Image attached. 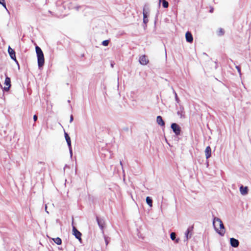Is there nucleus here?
<instances>
[{"mask_svg":"<svg viewBox=\"0 0 251 251\" xmlns=\"http://www.w3.org/2000/svg\"><path fill=\"white\" fill-rule=\"evenodd\" d=\"M213 225L216 232L221 236H224L226 232V229L221 219L215 217L213 219Z\"/></svg>","mask_w":251,"mask_h":251,"instance_id":"f257e3e1","label":"nucleus"},{"mask_svg":"<svg viewBox=\"0 0 251 251\" xmlns=\"http://www.w3.org/2000/svg\"><path fill=\"white\" fill-rule=\"evenodd\" d=\"M213 225L216 232L221 236H224L226 232V229L221 219L215 217L213 219Z\"/></svg>","mask_w":251,"mask_h":251,"instance_id":"f03ea898","label":"nucleus"},{"mask_svg":"<svg viewBox=\"0 0 251 251\" xmlns=\"http://www.w3.org/2000/svg\"><path fill=\"white\" fill-rule=\"evenodd\" d=\"M35 49L38 58V65L40 68L44 65L45 59L44 54L42 50L38 46H36Z\"/></svg>","mask_w":251,"mask_h":251,"instance_id":"7ed1b4c3","label":"nucleus"},{"mask_svg":"<svg viewBox=\"0 0 251 251\" xmlns=\"http://www.w3.org/2000/svg\"><path fill=\"white\" fill-rule=\"evenodd\" d=\"M4 85V87H3V90L5 91H8L11 86V79L10 78L7 76L6 75Z\"/></svg>","mask_w":251,"mask_h":251,"instance_id":"20e7f679","label":"nucleus"},{"mask_svg":"<svg viewBox=\"0 0 251 251\" xmlns=\"http://www.w3.org/2000/svg\"><path fill=\"white\" fill-rule=\"evenodd\" d=\"M171 128L176 135H178L180 134V127L176 123H173L171 125Z\"/></svg>","mask_w":251,"mask_h":251,"instance_id":"39448f33","label":"nucleus"},{"mask_svg":"<svg viewBox=\"0 0 251 251\" xmlns=\"http://www.w3.org/2000/svg\"><path fill=\"white\" fill-rule=\"evenodd\" d=\"M73 234L75 236L76 238L79 240V241H81V236L82 235L81 233L76 228V227L74 226L73 227Z\"/></svg>","mask_w":251,"mask_h":251,"instance_id":"423d86ee","label":"nucleus"},{"mask_svg":"<svg viewBox=\"0 0 251 251\" xmlns=\"http://www.w3.org/2000/svg\"><path fill=\"white\" fill-rule=\"evenodd\" d=\"M139 62L142 65H145L149 63V60L147 56L143 55L140 57Z\"/></svg>","mask_w":251,"mask_h":251,"instance_id":"0eeeda50","label":"nucleus"},{"mask_svg":"<svg viewBox=\"0 0 251 251\" xmlns=\"http://www.w3.org/2000/svg\"><path fill=\"white\" fill-rule=\"evenodd\" d=\"M8 52L11 57V58L13 59L14 61H17L16 57V53L14 50H13L10 47H8Z\"/></svg>","mask_w":251,"mask_h":251,"instance_id":"6e6552de","label":"nucleus"},{"mask_svg":"<svg viewBox=\"0 0 251 251\" xmlns=\"http://www.w3.org/2000/svg\"><path fill=\"white\" fill-rule=\"evenodd\" d=\"M186 40L189 43H192L193 41V37L191 33L189 31L186 32L185 34Z\"/></svg>","mask_w":251,"mask_h":251,"instance_id":"1a4fd4ad","label":"nucleus"},{"mask_svg":"<svg viewBox=\"0 0 251 251\" xmlns=\"http://www.w3.org/2000/svg\"><path fill=\"white\" fill-rule=\"evenodd\" d=\"M230 243L232 247L234 248H236L238 247L239 245V242L238 240L234 238H231L230 239Z\"/></svg>","mask_w":251,"mask_h":251,"instance_id":"9d476101","label":"nucleus"},{"mask_svg":"<svg viewBox=\"0 0 251 251\" xmlns=\"http://www.w3.org/2000/svg\"><path fill=\"white\" fill-rule=\"evenodd\" d=\"M205 154L206 159L209 158L211 155V149L210 146H207L205 150Z\"/></svg>","mask_w":251,"mask_h":251,"instance_id":"9b49d317","label":"nucleus"},{"mask_svg":"<svg viewBox=\"0 0 251 251\" xmlns=\"http://www.w3.org/2000/svg\"><path fill=\"white\" fill-rule=\"evenodd\" d=\"M65 139L66 140V142L67 143V144L69 147V149H70V150L71 151H71V138L70 137V136H69V135L66 132H65Z\"/></svg>","mask_w":251,"mask_h":251,"instance_id":"f8f14e48","label":"nucleus"},{"mask_svg":"<svg viewBox=\"0 0 251 251\" xmlns=\"http://www.w3.org/2000/svg\"><path fill=\"white\" fill-rule=\"evenodd\" d=\"M240 191L242 195H245L248 193V187H244L242 185L240 188Z\"/></svg>","mask_w":251,"mask_h":251,"instance_id":"ddd939ff","label":"nucleus"},{"mask_svg":"<svg viewBox=\"0 0 251 251\" xmlns=\"http://www.w3.org/2000/svg\"><path fill=\"white\" fill-rule=\"evenodd\" d=\"M156 122L157 124L161 126H165V122L163 120L162 118L160 116H158L156 118Z\"/></svg>","mask_w":251,"mask_h":251,"instance_id":"4468645a","label":"nucleus"},{"mask_svg":"<svg viewBox=\"0 0 251 251\" xmlns=\"http://www.w3.org/2000/svg\"><path fill=\"white\" fill-rule=\"evenodd\" d=\"M143 22L145 24H146L148 22V19L147 18L148 16V12L145 11V10L143 9Z\"/></svg>","mask_w":251,"mask_h":251,"instance_id":"2eb2a0df","label":"nucleus"},{"mask_svg":"<svg viewBox=\"0 0 251 251\" xmlns=\"http://www.w3.org/2000/svg\"><path fill=\"white\" fill-rule=\"evenodd\" d=\"M193 227L192 226V227H189L187 230V231H186V238L187 239H188L189 237H190L191 236V233L189 235V233L192 232V231L193 230Z\"/></svg>","mask_w":251,"mask_h":251,"instance_id":"dca6fc26","label":"nucleus"},{"mask_svg":"<svg viewBox=\"0 0 251 251\" xmlns=\"http://www.w3.org/2000/svg\"><path fill=\"white\" fill-rule=\"evenodd\" d=\"M53 240L58 245H60L62 244V240L59 237H56L55 238H53Z\"/></svg>","mask_w":251,"mask_h":251,"instance_id":"f3484780","label":"nucleus"},{"mask_svg":"<svg viewBox=\"0 0 251 251\" xmlns=\"http://www.w3.org/2000/svg\"><path fill=\"white\" fill-rule=\"evenodd\" d=\"M146 202L150 206H152V201L149 197L146 198Z\"/></svg>","mask_w":251,"mask_h":251,"instance_id":"a211bd4d","label":"nucleus"},{"mask_svg":"<svg viewBox=\"0 0 251 251\" xmlns=\"http://www.w3.org/2000/svg\"><path fill=\"white\" fill-rule=\"evenodd\" d=\"M217 34L219 36H223L225 34V30L224 29L220 28L217 31Z\"/></svg>","mask_w":251,"mask_h":251,"instance_id":"6ab92c4d","label":"nucleus"},{"mask_svg":"<svg viewBox=\"0 0 251 251\" xmlns=\"http://www.w3.org/2000/svg\"><path fill=\"white\" fill-rule=\"evenodd\" d=\"M162 2V5L164 8H168L169 6V3L166 0H161Z\"/></svg>","mask_w":251,"mask_h":251,"instance_id":"aec40b11","label":"nucleus"},{"mask_svg":"<svg viewBox=\"0 0 251 251\" xmlns=\"http://www.w3.org/2000/svg\"><path fill=\"white\" fill-rule=\"evenodd\" d=\"M109 41L108 40H104L102 42V45L104 46H107L108 45Z\"/></svg>","mask_w":251,"mask_h":251,"instance_id":"412c9836","label":"nucleus"},{"mask_svg":"<svg viewBox=\"0 0 251 251\" xmlns=\"http://www.w3.org/2000/svg\"><path fill=\"white\" fill-rule=\"evenodd\" d=\"M171 239L172 240H175L176 239V233L175 232H172L170 235Z\"/></svg>","mask_w":251,"mask_h":251,"instance_id":"4be33fe9","label":"nucleus"},{"mask_svg":"<svg viewBox=\"0 0 251 251\" xmlns=\"http://www.w3.org/2000/svg\"><path fill=\"white\" fill-rule=\"evenodd\" d=\"M0 4H2V6L6 8V4L4 0H0Z\"/></svg>","mask_w":251,"mask_h":251,"instance_id":"5701e85b","label":"nucleus"},{"mask_svg":"<svg viewBox=\"0 0 251 251\" xmlns=\"http://www.w3.org/2000/svg\"><path fill=\"white\" fill-rule=\"evenodd\" d=\"M236 68L237 69V70L238 73H239V74L241 75V68H240V67L239 66H236Z\"/></svg>","mask_w":251,"mask_h":251,"instance_id":"b1692460","label":"nucleus"},{"mask_svg":"<svg viewBox=\"0 0 251 251\" xmlns=\"http://www.w3.org/2000/svg\"><path fill=\"white\" fill-rule=\"evenodd\" d=\"M37 119H38V118H37V115H34L33 116V120H34V122H36L37 120Z\"/></svg>","mask_w":251,"mask_h":251,"instance_id":"393cba45","label":"nucleus"},{"mask_svg":"<svg viewBox=\"0 0 251 251\" xmlns=\"http://www.w3.org/2000/svg\"><path fill=\"white\" fill-rule=\"evenodd\" d=\"M73 120V116L72 115L70 117V122H72Z\"/></svg>","mask_w":251,"mask_h":251,"instance_id":"a878e982","label":"nucleus"},{"mask_svg":"<svg viewBox=\"0 0 251 251\" xmlns=\"http://www.w3.org/2000/svg\"><path fill=\"white\" fill-rule=\"evenodd\" d=\"M179 240V239H176V243H178Z\"/></svg>","mask_w":251,"mask_h":251,"instance_id":"bb28decb","label":"nucleus"},{"mask_svg":"<svg viewBox=\"0 0 251 251\" xmlns=\"http://www.w3.org/2000/svg\"><path fill=\"white\" fill-rule=\"evenodd\" d=\"M105 242H106V244L107 245L108 243V242L107 241V240L106 239L105 240Z\"/></svg>","mask_w":251,"mask_h":251,"instance_id":"cd10ccee","label":"nucleus"},{"mask_svg":"<svg viewBox=\"0 0 251 251\" xmlns=\"http://www.w3.org/2000/svg\"><path fill=\"white\" fill-rule=\"evenodd\" d=\"M159 0V2H161V0Z\"/></svg>","mask_w":251,"mask_h":251,"instance_id":"c85d7f7f","label":"nucleus"}]
</instances>
